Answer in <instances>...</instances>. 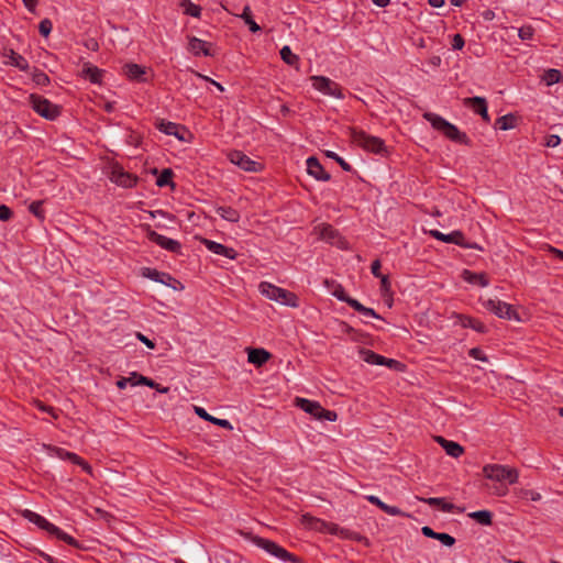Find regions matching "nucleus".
Returning a JSON list of instances; mask_svg holds the SVG:
<instances>
[{"mask_svg": "<svg viewBox=\"0 0 563 563\" xmlns=\"http://www.w3.org/2000/svg\"><path fill=\"white\" fill-rule=\"evenodd\" d=\"M423 118L428 122H430V124L432 125V128L434 130L441 132L450 141L459 143V144H464L467 146L472 145L470 137L464 132L460 131L456 125L446 121L439 114H435L432 112H426L423 114Z\"/></svg>", "mask_w": 563, "mask_h": 563, "instance_id": "obj_1", "label": "nucleus"}, {"mask_svg": "<svg viewBox=\"0 0 563 563\" xmlns=\"http://www.w3.org/2000/svg\"><path fill=\"white\" fill-rule=\"evenodd\" d=\"M22 516L30 522H32V523L36 525L38 528L47 531L49 534L55 536L57 539L66 542L67 544L73 545V547H78V541L76 539H74L71 536H69L66 532H64L63 530H60L55 525L47 521L41 515H38L32 510L25 509L22 511Z\"/></svg>", "mask_w": 563, "mask_h": 563, "instance_id": "obj_2", "label": "nucleus"}, {"mask_svg": "<svg viewBox=\"0 0 563 563\" xmlns=\"http://www.w3.org/2000/svg\"><path fill=\"white\" fill-rule=\"evenodd\" d=\"M350 137L354 144L367 152L379 155H385L387 153V147L382 139L369 135L363 130L350 128Z\"/></svg>", "mask_w": 563, "mask_h": 563, "instance_id": "obj_3", "label": "nucleus"}, {"mask_svg": "<svg viewBox=\"0 0 563 563\" xmlns=\"http://www.w3.org/2000/svg\"><path fill=\"white\" fill-rule=\"evenodd\" d=\"M258 289L263 296L267 297L271 300H275L289 307L299 306L297 295L287 289L277 287L267 282H262L258 286Z\"/></svg>", "mask_w": 563, "mask_h": 563, "instance_id": "obj_4", "label": "nucleus"}, {"mask_svg": "<svg viewBox=\"0 0 563 563\" xmlns=\"http://www.w3.org/2000/svg\"><path fill=\"white\" fill-rule=\"evenodd\" d=\"M246 537L251 540L252 543H254L256 547L263 549L271 555L279 559L284 562H295L297 559L294 554L288 552L286 549L277 544L276 542L264 539L258 536H253L251 533H247Z\"/></svg>", "mask_w": 563, "mask_h": 563, "instance_id": "obj_5", "label": "nucleus"}, {"mask_svg": "<svg viewBox=\"0 0 563 563\" xmlns=\"http://www.w3.org/2000/svg\"><path fill=\"white\" fill-rule=\"evenodd\" d=\"M29 101L32 109L47 120H55L60 114V108L42 96L32 93Z\"/></svg>", "mask_w": 563, "mask_h": 563, "instance_id": "obj_6", "label": "nucleus"}, {"mask_svg": "<svg viewBox=\"0 0 563 563\" xmlns=\"http://www.w3.org/2000/svg\"><path fill=\"white\" fill-rule=\"evenodd\" d=\"M484 475L497 482L507 481L509 484H515L518 481V471L499 464H488L483 468Z\"/></svg>", "mask_w": 563, "mask_h": 563, "instance_id": "obj_7", "label": "nucleus"}, {"mask_svg": "<svg viewBox=\"0 0 563 563\" xmlns=\"http://www.w3.org/2000/svg\"><path fill=\"white\" fill-rule=\"evenodd\" d=\"M483 306L497 317L507 320H519V316L514 307L499 299H487L483 301Z\"/></svg>", "mask_w": 563, "mask_h": 563, "instance_id": "obj_8", "label": "nucleus"}, {"mask_svg": "<svg viewBox=\"0 0 563 563\" xmlns=\"http://www.w3.org/2000/svg\"><path fill=\"white\" fill-rule=\"evenodd\" d=\"M310 79L312 81L313 88L319 90L323 95L332 96L338 99L344 98L340 85L331 80L330 78L324 76H312Z\"/></svg>", "mask_w": 563, "mask_h": 563, "instance_id": "obj_9", "label": "nucleus"}, {"mask_svg": "<svg viewBox=\"0 0 563 563\" xmlns=\"http://www.w3.org/2000/svg\"><path fill=\"white\" fill-rule=\"evenodd\" d=\"M230 162L245 172H258L263 168L260 162L251 159L241 151H232L228 154Z\"/></svg>", "mask_w": 563, "mask_h": 563, "instance_id": "obj_10", "label": "nucleus"}, {"mask_svg": "<svg viewBox=\"0 0 563 563\" xmlns=\"http://www.w3.org/2000/svg\"><path fill=\"white\" fill-rule=\"evenodd\" d=\"M147 239L164 250H167L172 253H180L181 244L178 241L162 235L154 230L147 231Z\"/></svg>", "mask_w": 563, "mask_h": 563, "instance_id": "obj_11", "label": "nucleus"}, {"mask_svg": "<svg viewBox=\"0 0 563 563\" xmlns=\"http://www.w3.org/2000/svg\"><path fill=\"white\" fill-rule=\"evenodd\" d=\"M155 125L161 132L174 135L180 141H185V134L188 132L185 126L164 119L158 120Z\"/></svg>", "mask_w": 563, "mask_h": 563, "instance_id": "obj_12", "label": "nucleus"}, {"mask_svg": "<svg viewBox=\"0 0 563 563\" xmlns=\"http://www.w3.org/2000/svg\"><path fill=\"white\" fill-rule=\"evenodd\" d=\"M188 51L195 56H214V52L212 51V44L202 41L196 36L189 37Z\"/></svg>", "mask_w": 563, "mask_h": 563, "instance_id": "obj_13", "label": "nucleus"}, {"mask_svg": "<svg viewBox=\"0 0 563 563\" xmlns=\"http://www.w3.org/2000/svg\"><path fill=\"white\" fill-rule=\"evenodd\" d=\"M111 180L124 188H132L136 184L137 177L125 172L122 167L115 166L111 173Z\"/></svg>", "mask_w": 563, "mask_h": 563, "instance_id": "obj_14", "label": "nucleus"}, {"mask_svg": "<svg viewBox=\"0 0 563 563\" xmlns=\"http://www.w3.org/2000/svg\"><path fill=\"white\" fill-rule=\"evenodd\" d=\"M307 172L310 176L316 178L317 180L328 181L331 176L328 172L324 170L323 166L320 164L319 159L314 156H311L307 159Z\"/></svg>", "mask_w": 563, "mask_h": 563, "instance_id": "obj_15", "label": "nucleus"}, {"mask_svg": "<svg viewBox=\"0 0 563 563\" xmlns=\"http://www.w3.org/2000/svg\"><path fill=\"white\" fill-rule=\"evenodd\" d=\"M444 243H453L464 249H475V250H482V247L477 243H468L465 241V236L462 231L455 230L452 231L449 234H443Z\"/></svg>", "mask_w": 563, "mask_h": 563, "instance_id": "obj_16", "label": "nucleus"}, {"mask_svg": "<svg viewBox=\"0 0 563 563\" xmlns=\"http://www.w3.org/2000/svg\"><path fill=\"white\" fill-rule=\"evenodd\" d=\"M464 104L472 107L474 112L479 114L485 122L490 121V117L487 111V102L483 97H472L464 100Z\"/></svg>", "mask_w": 563, "mask_h": 563, "instance_id": "obj_17", "label": "nucleus"}, {"mask_svg": "<svg viewBox=\"0 0 563 563\" xmlns=\"http://www.w3.org/2000/svg\"><path fill=\"white\" fill-rule=\"evenodd\" d=\"M203 244L210 252L218 254V255L225 256L230 260H234L238 255V253L234 249L228 247L221 243H218V242H214L211 240L205 239Z\"/></svg>", "mask_w": 563, "mask_h": 563, "instance_id": "obj_18", "label": "nucleus"}, {"mask_svg": "<svg viewBox=\"0 0 563 563\" xmlns=\"http://www.w3.org/2000/svg\"><path fill=\"white\" fill-rule=\"evenodd\" d=\"M365 498L371 504L377 506L380 510H383L387 515H390V516H402V517H408L409 516L406 512H404L402 510H400L398 507L389 506V505L385 504L384 501H382L378 497H376L374 495H368Z\"/></svg>", "mask_w": 563, "mask_h": 563, "instance_id": "obj_19", "label": "nucleus"}, {"mask_svg": "<svg viewBox=\"0 0 563 563\" xmlns=\"http://www.w3.org/2000/svg\"><path fill=\"white\" fill-rule=\"evenodd\" d=\"M55 452L59 459L69 460L74 464L81 466L82 470L86 471L87 473H91V466L85 460H82L80 456H78L77 454H75L73 452H68L60 448H56Z\"/></svg>", "mask_w": 563, "mask_h": 563, "instance_id": "obj_20", "label": "nucleus"}, {"mask_svg": "<svg viewBox=\"0 0 563 563\" xmlns=\"http://www.w3.org/2000/svg\"><path fill=\"white\" fill-rule=\"evenodd\" d=\"M55 452L59 459L69 460L74 464L81 466L82 470L86 471L87 473H91V466L85 460H82L80 456H78L77 454H75L73 452H68L60 448H56Z\"/></svg>", "mask_w": 563, "mask_h": 563, "instance_id": "obj_21", "label": "nucleus"}, {"mask_svg": "<svg viewBox=\"0 0 563 563\" xmlns=\"http://www.w3.org/2000/svg\"><path fill=\"white\" fill-rule=\"evenodd\" d=\"M295 404L300 409H302L305 412H307V413L313 416L316 419H318V416H319L321 407H322L318 401L297 397L295 399Z\"/></svg>", "mask_w": 563, "mask_h": 563, "instance_id": "obj_22", "label": "nucleus"}, {"mask_svg": "<svg viewBox=\"0 0 563 563\" xmlns=\"http://www.w3.org/2000/svg\"><path fill=\"white\" fill-rule=\"evenodd\" d=\"M435 440L444 449L445 453L452 457H459L464 452V449L457 442L446 440L442 437H437Z\"/></svg>", "mask_w": 563, "mask_h": 563, "instance_id": "obj_23", "label": "nucleus"}, {"mask_svg": "<svg viewBox=\"0 0 563 563\" xmlns=\"http://www.w3.org/2000/svg\"><path fill=\"white\" fill-rule=\"evenodd\" d=\"M271 353L264 349H249L247 350V358L249 362L256 365L262 366L271 358Z\"/></svg>", "mask_w": 563, "mask_h": 563, "instance_id": "obj_24", "label": "nucleus"}, {"mask_svg": "<svg viewBox=\"0 0 563 563\" xmlns=\"http://www.w3.org/2000/svg\"><path fill=\"white\" fill-rule=\"evenodd\" d=\"M123 73L126 75L130 79L136 80V81H146V79L143 77L145 75V68L137 65V64H125L123 66Z\"/></svg>", "mask_w": 563, "mask_h": 563, "instance_id": "obj_25", "label": "nucleus"}, {"mask_svg": "<svg viewBox=\"0 0 563 563\" xmlns=\"http://www.w3.org/2000/svg\"><path fill=\"white\" fill-rule=\"evenodd\" d=\"M195 412L200 417L201 419L209 421L216 426L222 427L224 429L232 430L233 427L229 420L225 419H219L216 417L210 416L203 408L201 407H195Z\"/></svg>", "mask_w": 563, "mask_h": 563, "instance_id": "obj_26", "label": "nucleus"}, {"mask_svg": "<svg viewBox=\"0 0 563 563\" xmlns=\"http://www.w3.org/2000/svg\"><path fill=\"white\" fill-rule=\"evenodd\" d=\"M457 318L463 328H471L478 333L487 332V327L477 319L463 314H459Z\"/></svg>", "mask_w": 563, "mask_h": 563, "instance_id": "obj_27", "label": "nucleus"}, {"mask_svg": "<svg viewBox=\"0 0 563 563\" xmlns=\"http://www.w3.org/2000/svg\"><path fill=\"white\" fill-rule=\"evenodd\" d=\"M463 278L471 283V284H477L481 287H486L489 284V280L487 276L483 273H473L471 271L465 269L463 272Z\"/></svg>", "mask_w": 563, "mask_h": 563, "instance_id": "obj_28", "label": "nucleus"}, {"mask_svg": "<svg viewBox=\"0 0 563 563\" xmlns=\"http://www.w3.org/2000/svg\"><path fill=\"white\" fill-rule=\"evenodd\" d=\"M319 230L320 238L331 244H335L336 240L340 239L339 232L330 224H321Z\"/></svg>", "mask_w": 563, "mask_h": 563, "instance_id": "obj_29", "label": "nucleus"}, {"mask_svg": "<svg viewBox=\"0 0 563 563\" xmlns=\"http://www.w3.org/2000/svg\"><path fill=\"white\" fill-rule=\"evenodd\" d=\"M360 355L362 360L368 364L383 365V362H385V356L379 355L372 350L361 349Z\"/></svg>", "mask_w": 563, "mask_h": 563, "instance_id": "obj_30", "label": "nucleus"}, {"mask_svg": "<svg viewBox=\"0 0 563 563\" xmlns=\"http://www.w3.org/2000/svg\"><path fill=\"white\" fill-rule=\"evenodd\" d=\"M422 503L429 506H439L445 512H452L454 510V505L451 503H446L444 498L439 497H429V498H419Z\"/></svg>", "mask_w": 563, "mask_h": 563, "instance_id": "obj_31", "label": "nucleus"}, {"mask_svg": "<svg viewBox=\"0 0 563 563\" xmlns=\"http://www.w3.org/2000/svg\"><path fill=\"white\" fill-rule=\"evenodd\" d=\"M82 73L92 84L101 82L103 70L99 69L97 66L85 65Z\"/></svg>", "mask_w": 563, "mask_h": 563, "instance_id": "obj_32", "label": "nucleus"}, {"mask_svg": "<svg viewBox=\"0 0 563 563\" xmlns=\"http://www.w3.org/2000/svg\"><path fill=\"white\" fill-rule=\"evenodd\" d=\"M468 517L482 526H490L493 523V514L489 510L473 511L468 514Z\"/></svg>", "mask_w": 563, "mask_h": 563, "instance_id": "obj_33", "label": "nucleus"}, {"mask_svg": "<svg viewBox=\"0 0 563 563\" xmlns=\"http://www.w3.org/2000/svg\"><path fill=\"white\" fill-rule=\"evenodd\" d=\"M216 212L219 217L230 222H238L240 220V213L232 207H219Z\"/></svg>", "mask_w": 563, "mask_h": 563, "instance_id": "obj_34", "label": "nucleus"}, {"mask_svg": "<svg viewBox=\"0 0 563 563\" xmlns=\"http://www.w3.org/2000/svg\"><path fill=\"white\" fill-rule=\"evenodd\" d=\"M541 79L545 82L547 86H552L562 81L563 75L559 69L550 68L543 73Z\"/></svg>", "mask_w": 563, "mask_h": 563, "instance_id": "obj_35", "label": "nucleus"}, {"mask_svg": "<svg viewBox=\"0 0 563 563\" xmlns=\"http://www.w3.org/2000/svg\"><path fill=\"white\" fill-rule=\"evenodd\" d=\"M144 275L146 277L151 278L152 280H155V282H158V283H162L165 285H170L169 282L174 280V278L169 274L158 272V271L152 269V268H146V274H144Z\"/></svg>", "mask_w": 563, "mask_h": 563, "instance_id": "obj_36", "label": "nucleus"}, {"mask_svg": "<svg viewBox=\"0 0 563 563\" xmlns=\"http://www.w3.org/2000/svg\"><path fill=\"white\" fill-rule=\"evenodd\" d=\"M516 122H517V118L514 114L509 113V114L499 117L495 122V126L500 130L506 131V130L514 129L516 126Z\"/></svg>", "mask_w": 563, "mask_h": 563, "instance_id": "obj_37", "label": "nucleus"}, {"mask_svg": "<svg viewBox=\"0 0 563 563\" xmlns=\"http://www.w3.org/2000/svg\"><path fill=\"white\" fill-rule=\"evenodd\" d=\"M240 18L243 19L245 24L249 25V29L252 33H257L261 31V26L252 18L250 5H245L243 8V12L240 14Z\"/></svg>", "mask_w": 563, "mask_h": 563, "instance_id": "obj_38", "label": "nucleus"}, {"mask_svg": "<svg viewBox=\"0 0 563 563\" xmlns=\"http://www.w3.org/2000/svg\"><path fill=\"white\" fill-rule=\"evenodd\" d=\"M179 5L187 15L199 18L201 14V8L192 3L190 0H180Z\"/></svg>", "mask_w": 563, "mask_h": 563, "instance_id": "obj_39", "label": "nucleus"}, {"mask_svg": "<svg viewBox=\"0 0 563 563\" xmlns=\"http://www.w3.org/2000/svg\"><path fill=\"white\" fill-rule=\"evenodd\" d=\"M10 60L11 65L15 66L22 71H27L30 69L29 62L22 55L15 53L14 51H11Z\"/></svg>", "mask_w": 563, "mask_h": 563, "instance_id": "obj_40", "label": "nucleus"}, {"mask_svg": "<svg viewBox=\"0 0 563 563\" xmlns=\"http://www.w3.org/2000/svg\"><path fill=\"white\" fill-rule=\"evenodd\" d=\"M351 308H353L354 310H356L357 312H360V313H362V314H364L366 317H372V318H376V319H383L379 314H377L375 312L374 309L365 307L364 305H362L357 300L351 301Z\"/></svg>", "mask_w": 563, "mask_h": 563, "instance_id": "obj_41", "label": "nucleus"}, {"mask_svg": "<svg viewBox=\"0 0 563 563\" xmlns=\"http://www.w3.org/2000/svg\"><path fill=\"white\" fill-rule=\"evenodd\" d=\"M173 176H174V173L170 168L163 169L161 175L156 179V185L158 187H165L167 185H170L172 187H174L175 185L172 181Z\"/></svg>", "mask_w": 563, "mask_h": 563, "instance_id": "obj_42", "label": "nucleus"}, {"mask_svg": "<svg viewBox=\"0 0 563 563\" xmlns=\"http://www.w3.org/2000/svg\"><path fill=\"white\" fill-rule=\"evenodd\" d=\"M280 57L287 65L290 66L296 65L299 60V57L296 54H294L290 47L287 45L280 49Z\"/></svg>", "mask_w": 563, "mask_h": 563, "instance_id": "obj_43", "label": "nucleus"}, {"mask_svg": "<svg viewBox=\"0 0 563 563\" xmlns=\"http://www.w3.org/2000/svg\"><path fill=\"white\" fill-rule=\"evenodd\" d=\"M137 383H141V385H145V386H148L151 388H154V389H156L161 394H167L169 391V387L161 386L159 384H157L153 379H151L148 377H145V376H140V379L137 380Z\"/></svg>", "mask_w": 563, "mask_h": 563, "instance_id": "obj_44", "label": "nucleus"}, {"mask_svg": "<svg viewBox=\"0 0 563 563\" xmlns=\"http://www.w3.org/2000/svg\"><path fill=\"white\" fill-rule=\"evenodd\" d=\"M332 295L340 301L347 303L351 307V301H355L356 299L346 295L344 288L341 285H336L335 289L332 291Z\"/></svg>", "mask_w": 563, "mask_h": 563, "instance_id": "obj_45", "label": "nucleus"}, {"mask_svg": "<svg viewBox=\"0 0 563 563\" xmlns=\"http://www.w3.org/2000/svg\"><path fill=\"white\" fill-rule=\"evenodd\" d=\"M325 155H327V157L335 161L342 167L343 170L352 172V169H353L352 166L347 162H345L341 156H339L336 153L327 151Z\"/></svg>", "mask_w": 563, "mask_h": 563, "instance_id": "obj_46", "label": "nucleus"}, {"mask_svg": "<svg viewBox=\"0 0 563 563\" xmlns=\"http://www.w3.org/2000/svg\"><path fill=\"white\" fill-rule=\"evenodd\" d=\"M42 205L43 202L42 201H33L30 207H29V210L32 214H34L37 219L40 220H44L45 219V213H44V210L42 208Z\"/></svg>", "mask_w": 563, "mask_h": 563, "instance_id": "obj_47", "label": "nucleus"}, {"mask_svg": "<svg viewBox=\"0 0 563 563\" xmlns=\"http://www.w3.org/2000/svg\"><path fill=\"white\" fill-rule=\"evenodd\" d=\"M33 81L38 86H46L49 84V77L42 70L34 69Z\"/></svg>", "mask_w": 563, "mask_h": 563, "instance_id": "obj_48", "label": "nucleus"}, {"mask_svg": "<svg viewBox=\"0 0 563 563\" xmlns=\"http://www.w3.org/2000/svg\"><path fill=\"white\" fill-rule=\"evenodd\" d=\"M52 21L49 19H43L38 24V32L41 35L47 37L52 32Z\"/></svg>", "mask_w": 563, "mask_h": 563, "instance_id": "obj_49", "label": "nucleus"}, {"mask_svg": "<svg viewBox=\"0 0 563 563\" xmlns=\"http://www.w3.org/2000/svg\"><path fill=\"white\" fill-rule=\"evenodd\" d=\"M534 34V29L530 25L521 26L518 30V35L522 41L531 40Z\"/></svg>", "mask_w": 563, "mask_h": 563, "instance_id": "obj_50", "label": "nucleus"}, {"mask_svg": "<svg viewBox=\"0 0 563 563\" xmlns=\"http://www.w3.org/2000/svg\"><path fill=\"white\" fill-rule=\"evenodd\" d=\"M338 419V413L333 410H328L321 407L320 413L318 416V420H328L335 421Z\"/></svg>", "mask_w": 563, "mask_h": 563, "instance_id": "obj_51", "label": "nucleus"}, {"mask_svg": "<svg viewBox=\"0 0 563 563\" xmlns=\"http://www.w3.org/2000/svg\"><path fill=\"white\" fill-rule=\"evenodd\" d=\"M435 540H439L445 547H453L455 544V539L444 532H438V538H435Z\"/></svg>", "mask_w": 563, "mask_h": 563, "instance_id": "obj_52", "label": "nucleus"}, {"mask_svg": "<svg viewBox=\"0 0 563 563\" xmlns=\"http://www.w3.org/2000/svg\"><path fill=\"white\" fill-rule=\"evenodd\" d=\"M302 522L308 526L309 528H318V525H324L323 521H321L320 519H317L312 516H309V515H303L302 516Z\"/></svg>", "mask_w": 563, "mask_h": 563, "instance_id": "obj_53", "label": "nucleus"}, {"mask_svg": "<svg viewBox=\"0 0 563 563\" xmlns=\"http://www.w3.org/2000/svg\"><path fill=\"white\" fill-rule=\"evenodd\" d=\"M468 355L475 360H478V361H482V362H487L488 358L487 356L484 354V352L479 349V347H472L470 351H468Z\"/></svg>", "mask_w": 563, "mask_h": 563, "instance_id": "obj_54", "label": "nucleus"}, {"mask_svg": "<svg viewBox=\"0 0 563 563\" xmlns=\"http://www.w3.org/2000/svg\"><path fill=\"white\" fill-rule=\"evenodd\" d=\"M380 279V291L383 295L390 292V280L387 275L378 277Z\"/></svg>", "mask_w": 563, "mask_h": 563, "instance_id": "obj_55", "label": "nucleus"}, {"mask_svg": "<svg viewBox=\"0 0 563 563\" xmlns=\"http://www.w3.org/2000/svg\"><path fill=\"white\" fill-rule=\"evenodd\" d=\"M561 143V137L556 134L548 135L544 145L548 147H556Z\"/></svg>", "mask_w": 563, "mask_h": 563, "instance_id": "obj_56", "label": "nucleus"}, {"mask_svg": "<svg viewBox=\"0 0 563 563\" xmlns=\"http://www.w3.org/2000/svg\"><path fill=\"white\" fill-rule=\"evenodd\" d=\"M12 210L5 205H0V220L8 221L12 218Z\"/></svg>", "mask_w": 563, "mask_h": 563, "instance_id": "obj_57", "label": "nucleus"}, {"mask_svg": "<svg viewBox=\"0 0 563 563\" xmlns=\"http://www.w3.org/2000/svg\"><path fill=\"white\" fill-rule=\"evenodd\" d=\"M465 42L461 34H455L452 38V48L453 49H462Z\"/></svg>", "mask_w": 563, "mask_h": 563, "instance_id": "obj_58", "label": "nucleus"}, {"mask_svg": "<svg viewBox=\"0 0 563 563\" xmlns=\"http://www.w3.org/2000/svg\"><path fill=\"white\" fill-rule=\"evenodd\" d=\"M384 361H385V362H383V365H385V366H387V367H389V368L399 369L400 367H404V365H402L400 362H398V361H396V360H394V358H387V357H385V360H384Z\"/></svg>", "mask_w": 563, "mask_h": 563, "instance_id": "obj_59", "label": "nucleus"}, {"mask_svg": "<svg viewBox=\"0 0 563 563\" xmlns=\"http://www.w3.org/2000/svg\"><path fill=\"white\" fill-rule=\"evenodd\" d=\"M380 267H382V264H380V261L379 260H375L372 265H371V272L372 274L375 276V277H380L383 274L380 273Z\"/></svg>", "mask_w": 563, "mask_h": 563, "instance_id": "obj_60", "label": "nucleus"}, {"mask_svg": "<svg viewBox=\"0 0 563 563\" xmlns=\"http://www.w3.org/2000/svg\"><path fill=\"white\" fill-rule=\"evenodd\" d=\"M136 338L137 340H140L142 343H144L148 349H154L155 347V343L150 340L147 336H145L144 334H142L141 332H137L136 333Z\"/></svg>", "mask_w": 563, "mask_h": 563, "instance_id": "obj_61", "label": "nucleus"}, {"mask_svg": "<svg viewBox=\"0 0 563 563\" xmlns=\"http://www.w3.org/2000/svg\"><path fill=\"white\" fill-rule=\"evenodd\" d=\"M196 75L199 76L200 78H202L203 80L210 82L211 85H213L214 88L219 89L220 91L224 90L223 86L220 82L213 80L212 78L201 75V74H198V73H196Z\"/></svg>", "mask_w": 563, "mask_h": 563, "instance_id": "obj_62", "label": "nucleus"}, {"mask_svg": "<svg viewBox=\"0 0 563 563\" xmlns=\"http://www.w3.org/2000/svg\"><path fill=\"white\" fill-rule=\"evenodd\" d=\"M421 532L424 537L435 539L438 538V532L433 531L430 527L424 526L421 528Z\"/></svg>", "mask_w": 563, "mask_h": 563, "instance_id": "obj_63", "label": "nucleus"}, {"mask_svg": "<svg viewBox=\"0 0 563 563\" xmlns=\"http://www.w3.org/2000/svg\"><path fill=\"white\" fill-rule=\"evenodd\" d=\"M85 46L88 49H91V51H95V52L99 49V44H98V42L95 38L87 40L86 43H85Z\"/></svg>", "mask_w": 563, "mask_h": 563, "instance_id": "obj_64", "label": "nucleus"}]
</instances>
